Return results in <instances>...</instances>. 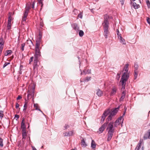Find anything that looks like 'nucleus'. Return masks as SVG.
<instances>
[{
    "label": "nucleus",
    "mask_w": 150,
    "mask_h": 150,
    "mask_svg": "<svg viewBox=\"0 0 150 150\" xmlns=\"http://www.w3.org/2000/svg\"><path fill=\"white\" fill-rule=\"evenodd\" d=\"M129 64L125 65L123 71L124 72L121 77L120 82L121 83L122 86V90L125 89L126 82L127 81L129 77V72H128Z\"/></svg>",
    "instance_id": "f257e3e1"
},
{
    "label": "nucleus",
    "mask_w": 150,
    "mask_h": 150,
    "mask_svg": "<svg viewBox=\"0 0 150 150\" xmlns=\"http://www.w3.org/2000/svg\"><path fill=\"white\" fill-rule=\"evenodd\" d=\"M119 106L118 107L113 109L110 110V109H108L107 110H105V111H108L109 112L108 113V115H109L107 118L106 120L108 122H109L111 120L112 117L115 116L118 111L119 108Z\"/></svg>",
    "instance_id": "f03ea898"
},
{
    "label": "nucleus",
    "mask_w": 150,
    "mask_h": 150,
    "mask_svg": "<svg viewBox=\"0 0 150 150\" xmlns=\"http://www.w3.org/2000/svg\"><path fill=\"white\" fill-rule=\"evenodd\" d=\"M113 123L112 122H110L108 124V127L107 129H108V133L107 141H109L112 139L114 133V128L113 127Z\"/></svg>",
    "instance_id": "7ed1b4c3"
},
{
    "label": "nucleus",
    "mask_w": 150,
    "mask_h": 150,
    "mask_svg": "<svg viewBox=\"0 0 150 150\" xmlns=\"http://www.w3.org/2000/svg\"><path fill=\"white\" fill-rule=\"evenodd\" d=\"M35 87H33L29 89L28 91L27 98L29 99V98H32L33 100L34 99V96L35 94Z\"/></svg>",
    "instance_id": "20e7f679"
},
{
    "label": "nucleus",
    "mask_w": 150,
    "mask_h": 150,
    "mask_svg": "<svg viewBox=\"0 0 150 150\" xmlns=\"http://www.w3.org/2000/svg\"><path fill=\"white\" fill-rule=\"evenodd\" d=\"M40 48L35 47V53L34 54V59L38 60L39 57L41 56L40 52Z\"/></svg>",
    "instance_id": "39448f33"
},
{
    "label": "nucleus",
    "mask_w": 150,
    "mask_h": 150,
    "mask_svg": "<svg viewBox=\"0 0 150 150\" xmlns=\"http://www.w3.org/2000/svg\"><path fill=\"white\" fill-rule=\"evenodd\" d=\"M30 8L29 6H26L25 10V11L23 13V16L22 19V21H25L28 15V13Z\"/></svg>",
    "instance_id": "423d86ee"
},
{
    "label": "nucleus",
    "mask_w": 150,
    "mask_h": 150,
    "mask_svg": "<svg viewBox=\"0 0 150 150\" xmlns=\"http://www.w3.org/2000/svg\"><path fill=\"white\" fill-rule=\"evenodd\" d=\"M40 64L38 60L34 59L33 64V70L35 72H37L38 71V67Z\"/></svg>",
    "instance_id": "0eeeda50"
},
{
    "label": "nucleus",
    "mask_w": 150,
    "mask_h": 150,
    "mask_svg": "<svg viewBox=\"0 0 150 150\" xmlns=\"http://www.w3.org/2000/svg\"><path fill=\"white\" fill-rule=\"evenodd\" d=\"M12 13H9L8 14V24L7 25V28L8 30H9L11 29V24L12 20L13 18L11 17Z\"/></svg>",
    "instance_id": "6e6552de"
},
{
    "label": "nucleus",
    "mask_w": 150,
    "mask_h": 150,
    "mask_svg": "<svg viewBox=\"0 0 150 150\" xmlns=\"http://www.w3.org/2000/svg\"><path fill=\"white\" fill-rule=\"evenodd\" d=\"M4 42L5 41L4 40L3 37H1L0 38V56L1 55L4 48Z\"/></svg>",
    "instance_id": "1a4fd4ad"
},
{
    "label": "nucleus",
    "mask_w": 150,
    "mask_h": 150,
    "mask_svg": "<svg viewBox=\"0 0 150 150\" xmlns=\"http://www.w3.org/2000/svg\"><path fill=\"white\" fill-rule=\"evenodd\" d=\"M134 67L135 69L134 71V79H136L137 77L138 71V69L139 67V65L135 63L134 64Z\"/></svg>",
    "instance_id": "9d476101"
},
{
    "label": "nucleus",
    "mask_w": 150,
    "mask_h": 150,
    "mask_svg": "<svg viewBox=\"0 0 150 150\" xmlns=\"http://www.w3.org/2000/svg\"><path fill=\"white\" fill-rule=\"evenodd\" d=\"M108 123V122L104 123L102 126L99 128V130L98 132L99 133H102L105 130L106 128V125Z\"/></svg>",
    "instance_id": "9b49d317"
},
{
    "label": "nucleus",
    "mask_w": 150,
    "mask_h": 150,
    "mask_svg": "<svg viewBox=\"0 0 150 150\" xmlns=\"http://www.w3.org/2000/svg\"><path fill=\"white\" fill-rule=\"evenodd\" d=\"M108 111H104L102 116H101L100 123L101 124L103 123L105 117L108 115Z\"/></svg>",
    "instance_id": "f8f14e48"
},
{
    "label": "nucleus",
    "mask_w": 150,
    "mask_h": 150,
    "mask_svg": "<svg viewBox=\"0 0 150 150\" xmlns=\"http://www.w3.org/2000/svg\"><path fill=\"white\" fill-rule=\"evenodd\" d=\"M121 120H122V121L123 120V118L122 116L120 117L116 120L114 125L115 127H116L117 126L119 125L120 124L121 122Z\"/></svg>",
    "instance_id": "ddd939ff"
},
{
    "label": "nucleus",
    "mask_w": 150,
    "mask_h": 150,
    "mask_svg": "<svg viewBox=\"0 0 150 150\" xmlns=\"http://www.w3.org/2000/svg\"><path fill=\"white\" fill-rule=\"evenodd\" d=\"M35 42V47L40 48V45L42 42V39L37 38Z\"/></svg>",
    "instance_id": "4468645a"
},
{
    "label": "nucleus",
    "mask_w": 150,
    "mask_h": 150,
    "mask_svg": "<svg viewBox=\"0 0 150 150\" xmlns=\"http://www.w3.org/2000/svg\"><path fill=\"white\" fill-rule=\"evenodd\" d=\"M142 143H143V140L141 139L139 141L135 149V150H139L141 148V145Z\"/></svg>",
    "instance_id": "2eb2a0df"
},
{
    "label": "nucleus",
    "mask_w": 150,
    "mask_h": 150,
    "mask_svg": "<svg viewBox=\"0 0 150 150\" xmlns=\"http://www.w3.org/2000/svg\"><path fill=\"white\" fill-rule=\"evenodd\" d=\"M143 138L144 140L148 139H150V129H149L147 132L145 133L143 137Z\"/></svg>",
    "instance_id": "dca6fc26"
},
{
    "label": "nucleus",
    "mask_w": 150,
    "mask_h": 150,
    "mask_svg": "<svg viewBox=\"0 0 150 150\" xmlns=\"http://www.w3.org/2000/svg\"><path fill=\"white\" fill-rule=\"evenodd\" d=\"M103 26V29H108L109 28V22H103L102 23Z\"/></svg>",
    "instance_id": "f3484780"
},
{
    "label": "nucleus",
    "mask_w": 150,
    "mask_h": 150,
    "mask_svg": "<svg viewBox=\"0 0 150 150\" xmlns=\"http://www.w3.org/2000/svg\"><path fill=\"white\" fill-rule=\"evenodd\" d=\"M117 91V89L116 87H113L111 92L110 93V96H113L115 94Z\"/></svg>",
    "instance_id": "a211bd4d"
},
{
    "label": "nucleus",
    "mask_w": 150,
    "mask_h": 150,
    "mask_svg": "<svg viewBox=\"0 0 150 150\" xmlns=\"http://www.w3.org/2000/svg\"><path fill=\"white\" fill-rule=\"evenodd\" d=\"M104 20L103 22H108V19L112 18V17H110L107 14H105L104 16Z\"/></svg>",
    "instance_id": "6ab92c4d"
},
{
    "label": "nucleus",
    "mask_w": 150,
    "mask_h": 150,
    "mask_svg": "<svg viewBox=\"0 0 150 150\" xmlns=\"http://www.w3.org/2000/svg\"><path fill=\"white\" fill-rule=\"evenodd\" d=\"M74 131H69L68 132L65 133V136H70L74 135Z\"/></svg>",
    "instance_id": "aec40b11"
},
{
    "label": "nucleus",
    "mask_w": 150,
    "mask_h": 150,
    "mask_svg": "<svg viewBox=\"0 0 150 150\" xmlns=\"http://www.w3.org/2000/svg\"><path fill=\"white\" fill-rule=\"evenodd\" d=\"M96 146V144L94 140H92L91 143V147L92 149H94V150H95Z\"/></svg>",
    "instance_id": "412c9836"
},
{
    "label": "nucleus",
    "mask_w": 150,
    "mask_h": 150,
    "mask_svg": "<svg viewBox=\"0 0 150 150\" xmlns=\"http://www.w3.org/2000/svg\"><path fill=\"white\" fill-rule=\"evenodd\" d=\"M25 119L23 118L22 120L21 123V128L22 129H25L26 128L24 122Z\"/></svg>",
    "instance_id": "4be33fe9"
},
{
    "label": "nucleus",
    "mask_w": 150,
    "mask_h": 150,
    "mask_svg": "<svg viewBox=\"0 0 150 150\" xmlns=\"http://www.w3.org/2000/svg\"><path fill=\"white\" fill-rule=\"evenodd\" d=\"M126 91H123L122 93L121 96L120 98V100H122L125 97Z\"/></svg>",
    "instance_id": "5701e85b"
},
{
    "label": "nucleus",
    "mask_w": 150,
    "mask_h": 150,
    "mask_svg": "<svg viewBox=\"0 0 150 150\" xmlns=\"http://www.w3.org/2000/svg\"><path fill=\"white\" fill-rule=\"evenodd\" d=\"M104 36L106 38H107V37L109 35V31L108 29H104Z\"/></svg>",
    "instance_id": "b1692460"
},
{
    "label": "nucleus",
    "mask_w": 150,
    "mask_h": 150,
    "mask_svg": "<svg viewBox=\"0 0 150 150\" xmlns=\"http://www.w3.org/2000/svg\"><path fill=\"white\" fill-rule=\"evenodd\" d=\"M96 94L99 97H101L103 95V92L99 89H98L97 90Z\"/></svg>",
    "instance_id": "393cba45"
},
{
    "label": "nucleus",
    "mask_w": 150,
    "mask_h": 150,
    "mask_svg": "<svg viewBox=\"0 0 150 150\" xmlns=\"http://www.w3.org/2000/svg\"><path fill=\"white\" fill-rule=\"evenodd\" d=\"M27 44L30 47H31L33 45L32 41L31 40H28L26 41Z\"/></svg>",
    "instance_id": "a878e982"
},
{
    "label": "nucleus",
    "mask_w": 150,
    "mask_h": 150,
    "mask_svg": "<svg viewBox=\"0 0 150 150\" xmlns=\"http://www.w3.org/2000/svg\"><path fill=\"white\" fill-rule=\"evenodd\" d=\"M12 53H13V52L11 50H7L6 51V52L5 53L4 55L5 56H6L8 55H10Z\"/></svg>",
    "instance_id": "bb28decb"
},
{
    "label": "nucleus",
    "mask_w": 150,
    "mask_h": 150,
    "mask_svg": "<svg viewBox=\"0 0 150 150\" xmlns=\"http://www.w3.org/2000/svg\"><path fill=\"white\" fill-rule=\"evenodd\" d=\"M25 103L24 105V108L23 109V111H25L26 110L27 108V105L28 103V101L26 100L25 98Z\"/></svg>",
    "instance_id": "cd10ccee"
},
{
    "label": "nucleus",
    "mask_w": 150,
    "mask_h": 150,
    "mask_svg": "<svg viewBox=\"0 0 150 150\" xmlns=\"http://www.w3.org/2000/svg\"><path fill=\"white\" fill-rule=\"evenodd\" d=\"M81 145L82 146H84V147H86L87 145V144H86V142H85L83 139L81 140Z\"/></svg>",
    "instance_id": "c85d7f7f"
},
{
    "label": "nucleus",
    "mask_w": 150,
    "mask_h": 150,
    "mask_svg": "<svg viewBox=\"0 0 150 150\" xmlns=\"http://www.w3.org/2000/svg\"><path fill=\"white\" fill-rule=\"evenodd\" d=\"M72 26L73 29L76 30H78L79 28L77 27L76 24L74 23L72 25Z\"/></svg>",
    "instance_id": "c756f323"
},
{
    "label": "nucleus",
    "mask_w": 150,
    "mask_h": 150,
    "mask_svg": "<svg viewBox=\"0 0 150 150\" xmlns=\"http://www.w3.org/2000/svg\"><path fill=\"white\" fill-rule=\"evenodd\" d=\"M119 38L120 39V42L121 43H122V44L125 45L126 44V42L125 39L122 38V36H120Z\"/></svg>",
    "instance_id": "7c9ffc66"
},
{
    "label": "nucleus",
    "mask_w": 150,
    "mask_h": 150,
    "mask_svg": "<svg viewBox=\"0 0 150 150\" xmlns=\"http://www.w3.org/2000/svg\"><path fill=\"white\" fill-rule=\"evenodd\" d=\"M132 5L133 8L135 9L138 8L140 7L139 5L137 4L135 2L133 3Z\"/></svg>",
    "instance_id": "2f4dec72"
},
{
    "label": "nucleus",
    "mask_w": 150,
    "mask_h": 150,
    "mask_svg": "<svg viewBox=\"0 0 150 150\" xmlns=\"http://www.w3.org/2000/svg\"><path fill=\"white\" fill-rule=\"evenodd\" d=\"M34 107L36 110H38L41 112H42V111L39 108H38V104H34Z\"/></svg>",
    "instance_id": "473e14b6"
},
{
    "label": "nucleus",
    "mask_w": 150,
    "mask_h": 150,
    "mask_svg": "<svg viewBox=\"0 0 150 150\" xmlns=\"http://www.w3.org/2000/svg\"><path fill=\"white\" fill-rule=\"evenodd\" d=\"M91 77L87 76L82 81H84V82L88 81L91 80Z\"/></svg>",
    "instance_id": "72a5a7b5"
},
{
    "label": "nucleus",
    "mask_w": 150,
    "mask_h": 150,
    "mask_svg": "<svg viewBox=\"0 0 150 150\" xmlns=\"http://www.w3.org/2000/svg\"><path fill=\"white\" fill-rule=\"evenodd\" d=\"M25 43H23L21 44L20 49L22 51H24V47L25 46Z\"/></svg>",
    "instance_id": "f704fd0d"
},
{
    "label": "nucleus",
    "mask_w": 150,
    "mask_h": 150,
    "mask_svg": "<svg viewBox=\"0 0 150 150\" xmlns=\"http://www.w3.org/2000/svg\"><path fill=\"white\" fill-rule=\"evenodd\" d=\"M3 146V139L0 137V146L2 147Z\"/></svg>",
    "instance_id": "c9c22d12"
},
{
    "label": "nucleus",
    "mask_w": 150,
    "mask_h": 150,
    "mask_svg": "<svg viewBox=\"0 0 150 150\" xmlns=\"http://www.w3.org/2000/svg\"><path fill=\"white\" fill-rule=\"evenodd\" d=\"M42 32L40 31L39 32V34L38 35L37 37V38L42 39Z\"/></svg>",
    "instance_id": "e433bc0d"
},
{
    "label": "nucleus",
    "mask_w": 150,
    "mask_h": 150,
    "mask_svg": "<svg viewBox=\"0 0 150 150\" xmlns=\"http://www.w3.org/2000/svg\"><path fill=\"white\" fill-rule=\"evenodd\" d=\"M84 34V33L83 32L82 30H80L79 31V35L80 37H82L83 36Z\"/></svg>",
    "instance_id": "4c0bfd02"
},
{
    "label": "nucleus",
    "mask_w": 150,
    "mask_h": 150,
    "mask_svg": "<svg viewBox=\"0 0 150 150\" xmlns=\"http://www.w3.org/2000/svg\"><path fill=\"white\" fill-rule=\"evenodd\" d=\"M3 113L4 112L3 111H0V117L1 118V119H2L4 115Z\"/></svg>",
    "instance_id": "58836bf2"
},
{
    "label": "nucleus",
    "mask_w": 150,
    "mask_h": 150,
    "mask_svg": "<svg viewBox=\"0 0 150 150\" xmlns=\"http://www.w3.org/2000/svg\"><path fill=\"white\" fill-rule=\"evenodd\" d=\"M43 0H38V1L39 4H40L41 5V9H42V8L43 6V4L42 3V1Z\"/></svg>",
    "instance_id": "ea45409f"
},
{
    "label": "nucleus",
    "mask_w": 150,
    "mask_h": 150,
    "mask_svg": "<svg viewBox=\"0 0 150 150\" xmlns=\"http://www.w3.org/2000/svg\"><path fill=\"white\" fill-rule=\"evenodd\" d=\"M146 4L147 6L148 7V8H150V2L149 0H147L146 1Z\"/></svg>",
    "instance_id": "a19ab883"
},
{
    "label": "nucleus",
    "mask_w": 150,
    "mask_h": 150,
    "mask_svg": "<svg viewBox=\"0 0 150 150\" xmlns=\"http://www.w3.org/2000/svg\"><path fill=\"white\" fill-rule=\"evenodd\" d=\"M82 13V12H80L78 15V17L80 18H82L83 17Z\"/></svg>",
    "instance_id": "79ce46f5"
},
{
    "label": "nucleus",
    "mask_w": 150,
    "mask_h": 150,
    "mask_svg": "<svg viewBox=\"0 0 150 150\" xmlns=\"http://www.w3.org/2000/svg\"><path fill=\"white\" fill-rule=\"evenodd\" d=\"M26 132L22 133V137L23 138L25 139L26 137Z\"/></svg>",
    "instance_id": "37998d69"
},
{
    "label": "nucleus",
    "mask_w": 150,
    "mask_h": 150,
    "mask_svg": "<svg viewBox=\"0 0 150 150\" xmlns=\"http://www.w3.org/2000/svg\"><path fill=\"white\" fill-rule=\"evenodd\" d=\"M117 34L118 35V38H120V36H121V35L120 34V32L118 29H117Z\"/></svg>",
    "instance_id": "c03bdc74"
},
{
    "label": "nucleus",
    "mask_w": 150,
    "mask_h": 150,
    "mask_svg": "<svg viewBox=\"0 0 150 150\" xmlns=\"http://www.w3.org/2000/svg\"><path fill=\"white\" fill-rule=\"evenodd\" d=\"M34 57H30V59L29 60V64H30L31 62L33 61Z\"/></svg>",
    "instance_id": "a18cd8bd"
},
{
    "label": "nucleus",
    "mask_w": 150,
    "mask_h": 150,
    "mask_svg": "<svg viewBox=\"0 0 150 150\" xmlns=\"http://www.w3.org/2000/svg\"><path fill=\"white\" fill-rule=\"evenodd\" d=\"M10 64V62H5L4 64L3 65V68H4L6 66H7L8 65Z\"/></svg>",
    "instance_id": "49530a36"
},
{
    "label": "nucleus",
    "mask_w": 150,
    "mask_h": 150,
    "mask_svg": "<svg viewBox=\"0 0 150 150\" xmlns=\"http://www.w3.org/2000/svg\"><path fill=\"white\" fill-rule=\"evenodd\" d=\"M146 21L149 24H150V18H149L148 17L146 18Z\"/></svg>",
    "instance_id": "de8ad7c7"
},
{
    "label": "nucleus",
    "mask_w": 150,
    "mask_h": 150,
    "mask_svg": "<svg viewBox=\"0 0 150 150\" xmlns=\"http://www.w3.org/2000/svg\"><path fill=\"white\" fill-rule=\"evenodd\" d=\"M69 125H67V124H66L64 126V127L65 128V129H67V128H69Z\"/></svg>",
    "instance_id": "09e8293b"
},
{
    "label": "nucleus",
    "mask_w": 150,
    "mask_h": 150,
    "mask_svg": "<svg viewBox=\"0 0 150 150\" xmlns=\"http://www.w3.org/2000/svg\"><path fill=\"white\" fill-rule=\"evenodd\" d=\"M44 25L43 22L42 21V20H41L40 22V25L42 27H43Z\"/></svg>",
    "instance_id": "8fccbe9b"
},
{
    "label": "nucleus",
    "mask_w": 150,
    "mask_h": 150,
    "mask_svg": "<svg viewBox=\"0 0 150 150\" xmlns=\"http://www.w3.org/2000/svg\"><path fill=\"white\" fill-rule=\"evenodd\" d=\"M22 97L21 96L19 95L18 96V97L17 98V100H19L21 99L22 98Z\"/></svg>",
    "instance_id": "3c124183"
},
{
    "label": "nucleus",
    "mask_w": 150,
    "mask_h": 150,
    "mask_svg": "<svg viewBox=\"0 0 150 150\" xmlns=\"http://www.w3.org/2000/svg\"><path fill=\"white\" fill-rule=\"evenodd\" d=\"M120 2L121 3L122 5H123L124 4L125 0H120Z\"/></svg>",
    "instance_id": "603ef678"
},
{
    "label": "nucleus",
    "mask_w": 150,
    "mask_h": 150,
    "mask_svg": "<svg viewBox=\"0 0 150 150\" xmlns=\"http://www.w3.org/2000/svg\"><path fill=\"white\" fill-rule=\"evenodd\" d=\"M87 71L88 74H89L91 73V70L90 69H88Z\"/></svg>",
    "instance_id": "864d4df0"
},
{
    "label": "nucleus",
    "mask_w": 150,
    "mask_h": 150,
    "mask_svg": "<svg viewBox=\"0 0 150 150\" xmlns=\"http://www.w3.org/2000/svg\"><path fill=\"white\" fill-rule=\"evenodd\" d=\"M35 5V3L34 1L32 4V8H33V9H34V8Z\"/></svg>",
    "instance_id": "5fc2aeb1"
},
{
    "label": "nucleus",
    "mask_w": 150,
    "mask_h": 150,
    "mask_svg": "<svg viewBox=\"0 0 150 150\" xmlns=\"http://www.w3.org/2000/svg\"><path fill=\"white\" fill-rule=\"evenodd\" d=\"M15 117L16 118L18 119L19 117V116L18 115L16 114L15 115Z\"/></svg>",
    "instance_id": "6e6d98bb"
},
{
    "label": "nucleus",
    "mask_w": 150,
    "mask_h": 150,
    "mask_svg": "<svg viewBox=\"0 0 150 150\" xmlns=\"http://www.w3.org/2000/svg\"><path fill=\"white\" fill-rule=\"evenodd\" d=\"M22 133L26 132V128L25 129H22Z\"/></svg>",
    "instance_id": "4d7b16f0"
},
{
    "label": "nucleus",
    "mask_w": 150,
    "mask_h": 150,
    "mask_svg": "<svg viewBox=\"0 0 150 150\" xmlns=\"http://www.w3.org/2000/svg\"><path fill=\"white\" fill-rule=\"evenodd\" d=\"M19 105L18 103H16V108H18L19 107Z\"/></svg>",
    "instance_id": "13d9d810"
},
{
    "label": "nucleus",
    "mask_w": 150,
    "mask_h": 150,
    "mask_svg": "<svg viewBox=\"0 0 150 150\" xmlns=\"http://www.w3.org/2000/svg\"><path fill=\"white\" fill-rule=\"evenodd\" d=\"M86 71V69H84L83 71V72H82L81 74H82L83 73L84 74L85 73V74H86V73H85Z\"/></svg>",
    "instance_id": "bf43d9fd"
},
{
    "label": "nucleus",
    "mask_w": 150,
    "mask_h": 150,
    "mask_svg": "<svg viewBox=\"0 0 150 150\" xmlns=\"http://www.w3.org/2000/svg\"><path fill=\"white\" fill-rule=\"evenodd\" d=\"M23 68V66L22 65H21V66H20V71H21V70Z\"/></svg>",
    "instance_id": "052dcab7"
},
{
    "label": "nucleus",
    "mask_w": 150,
    "mask_h": 150,
    "mask_svg": "<svg viewBox=\"0 0 150 150\" xmlns=\"http://www.w3.org/2000/svg\"><path fill=\"white\" fill-rule=\"evenodd\" d=\"M32 149L33 150H37L34 146H32Z\"/></svg>",
    "instance_id": "680f3d73"
},
{
    "label": "nucleus",
    "mask_w": 150,
    "mask_h": 150,
    "mask_svg": "<svg viewBox=\"0 0 150 150\" xmlns=\"http://www.w3.org/2000/svg\"><path fill=\"white\" fill-rule=\"evenodd\" d=\"M125 112H126V110H125V111L124 112L123 114V116L125 114Z\"/></svg>",
    "instance_id": "e2e57ef3"
},
{
    "label": "nucleus",
    "mask_w": 150,
    "mask_h": 150,
    "mask_svg": "<svg viewBox=\"0 0 150 150\" xmlns=\"http://www.w3.org/2000/svg\"><path fill=\"white\" fill-rule=\"evenodd\" d=\"M77 11V10L76 9H74V10L73 11V12H74L75 11Z\"/></svg>",
    "instance_id": "0e129e2a"
},
{
    "label": "nucleus",
    "mask_w": 150,
    "mask_h": 150,
    "mask_svg": "<svg viewBox=\"0 0 150 150\" xmlns=\"http://www.w3.org/2000/svg\"><path fill=\"white\" fill-rule=\"evenodd\" d=\"M71 150H76L75 149H71Z\"/></svg>",
    "instance_id": "69168bd1"
},
{
    "label": "nucleus",
    "mask_w": 150,
    "mask_h": 150,
    "mask_svg": "<svg viewBox=\"0 0 150 150\" xmlns=\"http://www.w3.org/2000/svg\"><path fill=\"white\" fill-rule=\"evenodd\" d=\"M148 126H150V123L149 124Z\"/></svg>",
    "instance_id": "338daca9"
},
{
    "label": "nucleus",
    "mask_w": 150,
    "mask_h": 150,
    "mask_svg": "<svg viewBox=\"0 0 150 150\" xmlns=\"http://www.w3.org/2000/svg\"><path fill=\"white\" fill-rule=\"evenodd\" d=\"M78 59H79V58H80L79 57H78Z\"/></svg>",
    "instance_id": "774afa93"
}]
</instances>
